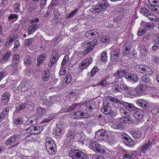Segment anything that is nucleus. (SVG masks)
<instances>
[{
	"label": "nucleus",
	"mask_w": 159,
	"mask_h": 159,
	"mask_svg": "<svg viewBox=\"0 0 159 159\" xmlns=\"http://www.w3.org/2000/svg\"><path fill=\"white\" fill-rule=\"evenodd\" d=\"M98 43V41L96 39L93 40L91 42L86 43L85 44H86V47L87 48L83 52H80L78 53V56L81 57V55H86L91 50L93 49L94 46Z\"/></svg>",
	"instance_id": "3"
},
{
	"label": "nucleus",
	"mask_w": 159,
	"mask_h": 159,
	"mask_svg": "<svg viewBox=\"0 0 159 159\" xmlns=\"http://www.w3.org/2000/svg\"><path fill=\"white\" fill-rule=\"evenodd\" d=\"M107 84V82L106 80H102L100 81L97 85L98 86H100L102 87H104L106 86Z\"/></svg>",
	"instance_id": "59"
},
{
	"label": "nucleus",
	"mask_w": 159,
	"mask_h": 159,
	"mask_svg": "<svg viewBox=\"0 0 159 159\" xmlns=\"http://www.w3.org/2000/svg\"><path fill=\"white\" fill-rule=\"evenodd\" d=\"M141 79L143 82L145 84H150L151 82L150 78L146 75H144L142 76L141 78Z\"/></svg>",
	"instance_id": "36"
},
{
	"label": "nucleus",
	"mask_w": 159,
	"mask_h": 159,
	"mask_svg": "<svg viewBox=\"0 0 159 159\" xmlns=\"http://www.w3.org/2000/svg\"><path fill=\"white\" fill-rule=\"evenodd\" d=\"M120 89L123 90H126L129 89V87L125 84H122L120 85Z\"/></svg>",
	"instance_id": "64"
},
{
	"label": "nucleus",
	"mask_w": 159,
	"mask_h": 159,
	"mask_svg": "<svg viewBox=\"0 0 159 159\" xmlns=\"http://www.w3.org/2000/svg\"><path fill=\"white\" fill-rule=\"evenodd\" d=\"M109 6V4L106 1H103L93 8V12L95 11L94 13H102L105 9L107 8Z\"/></svg>",
	"instance_id": "6"
},
{
	"label": "nucleus",
	"mask_w": 159,
	"mask_h": 159,
	"mask_svg": "<svg viewBox=\"0 0 159 159\" xmlns=\"http://www.w3.org/2000/svg\"><path fill=\"white\" fill-rule=\"evenodd\" d=\"M90 148L95 152L102 153V149L100 144L94 141H91L89 144Z\"/></svg>",
	"instance_id": "9"
},
{
	"label": "nucleus",
	"mask_w": 159,
	"mask_h": 159,
	"mask_svg": "<svg viewBox=\"0 0 159 159\" xmlns=\"http://www.w3.org/2000/svg\"><path fill=\"white\" fill-rule=\"evenodd\" d=\"M123 138L124 139V142L126 145L130 147L134 146V141H132L129 136L127 135H125Z\"/></svg>",
	"instance_id": "16"
},
{
	"label": "nucleus",
	"mask_w": 159,
	"mask_h": 159,
	"mask_svg": "<svg viewBox=\"0 0 159 159\" xmlns=\"http://www.w3.org/2000/svg\"><path fill=\"white\" fill-rule=\"evenodd\" d=\"M13 121V123L16 125H21L23 122L22 118L20 117L15 118Z\"/></svg>",
	"instance_id": "47"
},
{
	"label": "nucleus",
	"mask_w": 159,
	"mask_h": 159,
	"mask_svg": "<svg viewBox=\"0 0 159 159\" xmlns=\"http://www.w3.org/2000/svg\"><path fill=\"white\" fill-rule=\"evenodd\" d=\"M28 84L27 81H23L20 83L18 87V89L20 91L25 92L28 89L27 85Z\"/></svg>",
	"instance_id": "17"
},
{
	"label": "nucleus",
	"mask_w": 159,
	"mask_h": 159,
	"mask_svg": "<svg viewBox=\"0 0 159 159\" xmlns=\"http://www.w3.org/2000/svg\"><path fill=\"white\" fill-rule=\"evenodd\" d=\"M10 99V94L7 92L4 93L2 97V101L5 104H7Z\"/></svg>",
	"instance_id": "23"
},
{
	"label": "nucleus",
	"mask_w": 159,
	"mask_h": 159,
	"mask_svg": "<svg viewBox=\"0 0 159 159\" xmlns=\"http://www.w3.org/2000/svg\"><path fill=\"white\" fill-rule=\"evenodd\" d=\"M72 80L71 75L69 73L66 76L63 81V82L67 84L71 82Z\"/></svg>",
	"instance_id": "35"
},
{
	"label": "nucleus",
	"mask_w": 159,
	"mask_h": 159,
	"mask_svg": "<svg viewBox=\"0 0 159 159\" xmlns=\"http://www.w3.org/2000/svg\"><path fill=\"white\" fill-rule=\"evenodd\" d=\"M120 56L111 55V60L112 62H116L119 59Z\"/></svg>",
	"instance_id": "57"
},
{
	"label": "nucleus",
	"mask_w": 159,
	"mask_h": 159,
	"mask_svg": "<svg viewBox=\"0 0 159 159\" xmlns=\"http://www.w3.org/2000/svg\"><path fill=\"white\" fill-rule=\"evenodd\" d=\"M129 73V67L127 65H121L119 70L114 73V75L116 77V78L120 79L122 77H125L126 74Z\"/></svg>",
	"instance_id": "2"
},
{
	"label": "nucleus",
	"mask_w": 159,
	"mask_h": 159,
	"mask_svg": "<svg viewBox=\"0 0 159 159\" xmlns=\"http://www.w3.org/2000/svg\"><path fill=\"white\" fill-rule=\"evenodd\" d=\"M127 109H129L136 108V109H138V108L135 107L134 106L132 103H129L127 102H124L122 104L120 103Z\"/></svg>",
	"instance_id": "27"
},
{
	"label": "nucleus",
	"mask_w": 159,
	"mask_h": 159,
	"mask_svg": "<svg viewBox=\"0 0 159 159\" xmlns=\"http://www.w3.org/2000/svg\"><path fill=\"white\" fill-rule=\"evenodd\" d=\"M107 59V54L106 51H104L102 53L100 60L102 62L106 61Z\"/></svg>",
	"instance_id": "41"
},
{
	"label": "nucleus",
	"mask_w": 159,
	"mask_h": 159,
	"mask_svg": "<svg viewBox=\"0 0 159 159\" xmlns=\"http://www.w3.org/2000/svg\"><path fill=\"white\" fill-rule=\"evenodd\" d=\"M125 78L127 80L132 81L134 83L138 82L139 78L138 75L135 74L129 73L125 75Z\"/></svg>",
	"instance_id": "12"
},
{
	"label": "nucleus",
	"mask_w": 159,
	"mask_h": 159,
	"mask_svg": "<svg viewBox=\"0 0 159 159\" xmlns=\"http://www.w3.org/2000/svg\"><path fill=\"white\" fill-rule=\"evenodd\" d=\"M30 132L31 134H37L40 133V126H35Z\"/></svg>",
	"instance_id": "42"
},
{
	"label": "nucleus",
	"mask_w": 159,
	"mask_h": 159,
	"mask_svg": "<svg viewBox=\"0 0 159 159\" xmlns=\"http://www.w3.org/2000/svg\"><path fill=\"white\" fill-rule=\"evenodd\" d=\"M137 104L139 106L141 107L143 109H147L148 107V104L144 101L142 100H140L137 102Z\"/></svg>",
	"instance_id": "39"
},
{
	"label": "nucleus",
	"mask_w": 159,
	"mask_h": 159,
	"mask_svg": "<svg viewBox=\"0 0 159 159\" xmlns=\"http://www.w3.org/2000/svg\"><path fill=\"white\" fill-rule=\"evenodd\" d=\"M11 52L10 51H8L5 53L3 57H0V63H5L10 58Z\"/></svg>",
	"instance_id": "20"
},
{
	"label": "nucleus",
	"mask_w": 159,
	"mask_h": 159,
	"mask_svg": "<svg viewBox=\"0 0 159 159\" xmlns=\"http://www.w3.org/2000/svg\"><path fill=\"white\" fill-rule=\"evenodd\" d=\"M21 137L20 134H14L7 139L5 142V144L7 146L11 145V148L16 147L21 142Z\"/></svg>",
	"instance_id": "1"
},
{
	"label": "nucleus",
	"mask_w": 159,
	"mask_h": 159,
	"mask_svg": "<svg viewBox=\"0 0 159 159\" xmlns=\"http://www.w3.org/2000/svg\"><path fill=\"white\" fill-rule=\"evenodd\" d=\"M58 59V57L56 56L51 57L50 60V63L48 64L49 66L52 67L57 61Z\"/></svg>",
	"instance_id": "32"
},
{
	"label": "nucleus",
	"mask_w": 159,
	"mask_h": 159,
	"mask_svg": "<svg viewBox=\"0 0 159 159\" xmlns=\"http://www.w3.org/2000/svg\"><path fill=\"white\" fill-rule=\"evenodd\" d=\"M107 131L105 130L100 129L96 132L95 137L98 141H102L105 140L107 138Z\"/></svg>",
	"instance_id": "8"
},
{
	"label": "nucleus",
	"mask_w": 159,
	"mask_h": 159,
	"mask_svg": "<svg viewBox=\"0 0 159 159\" xmlns=\"http://www.w3.org/2000/svg\"><path fill=\"white\" fill-rule=\"evenodd\" d=\"M137 155L136 153L132 154L131 155L128 154H125L123 155V159H128V158H131L132 157H133L134 156V157H135Z\"/></svg>",
	"instance_id": "54"
},
{
	"label": "nucleus",
	"mask_w": 159,
	"mask_h": 159,
	"mask_svg": "<svg viewBox=\"0 0 159 159\" xmlns=\"http://www.w3.org/2000/svg\"><path fill=\"white\" fill-rule=\"evenodd\" d=\"M26 103H22L16 107V109H24L26 107Z\"/></svg>",
	"instance_id": "61"
},
{
	"label": "nucleus",
	"mask_w": 159,
	"mask_h": 159,
	"mask_svg": "<svg viewBox=\"0 0 159 159\" xmlns=\"http://www.w3.org/2000/svg\"><path fill=\"white\" fill-rule=\"evenodd\" d=\"M20 61V57L19 55L17 54H15L13 56L11 66L13 67H16L19 64Z\"/></svg>",
	"instance_id": "18"
},
{
	"label": "nucleus",
	"mask_w": 159,
	"mask_h": 159,
	"mask_svg": "<svg viewBox=\"0 0 159 159\" xmlns=\"http://www.w3.org/2000/svg\"><path fill=\"white\" fill-rule=\"evenodd\" d=\"M55 132L56 135L58 136H60L61 135L62 129L59 126L58 127V126H57Z\"/></svg>",
	"instance_id": "63"
},
{
	"label": "nucleus",
	"mask_w": 159,
	"mask_h": 159,
	"mask_svg": "<svg viewBox=\"0 0 159 159\" xmlns=\"http://www.w3.org/2000/svg\"><path fill=\"white\" fill-rule=\"evenodd\" d=\"M111 126L114 129L121 130L123 128L124 126L122 124V122H121L120 120H119L113 122Z\"/></svg>",
	"instance_id": "22"
},
{
	"label": "nucleus",
	"mask_w": 159,
	"mask_h": 159,
	"mask_svg": "<svg viewBox=\"0 0 159 159\" xmlns=\"http://www.w3.org/2000/svg\"><path fill=\"white\" fill-rule=\"evenodd\" d=\"M47 153L45 149H42L40 151V157L43 159H46L47 157Z\"/></svg>",
	"instance_id": "52"
},
{
	"label": "nucleus",
	"mask_w": 159,
	"mask_h": 159,
	"mask_svg": "<svg viewBox=\"0 0 159 159\" xmlns=\"http://www.w3.org/2000/svg\"><path fill=\"white\" fill-rule=\"evenodd\" d=\"M105 140H106V141L111 144L113 143L114 142V140L112 137L109 136L108 134H107V138H106V139Z\"/></svg>",
	"instance_id": "60"
},
{
	"label": "nucleus",
	"mask_w": 159,
	"mask_h": 159,
	"mask_svg": "<svg viewBox=\"0 0 159 159\" xmlns=\"http://www.w3.org/2000/svg\"><path fill=\"white\" fill-rule=\"evenodd\" d=\"M101 41L102 43H108L110 42L111 40L109 36H105L101 40Z\"/></svg>",
	"instance_id": "49"
},
{
	"label": "nucleus",
	"mask_w": 159,
	"mask_h": 159,
	"mask_svg": "<svg viewBox=\"0 0 159 159\" xmlns=\"http://www.w3.org/2000/svg\"><path fill=\"white\" fill-rule=\"evenodd\" d=\"M111 91L113 93H117L121 91L120 86L118 84L113 85L111 88Z\"/></svg>",
	"instance_id": "37"
},
{
	"label": "nucleus",
	"mask_w": 159,
	"mask_h": 159,
	"mask_svg": "<svg viewBox=\"0 0 159 159\" xmlns=\"http://www.w3.org/2000/svg\"><path fill=\"white\" fill-rule=\"evenodd\" d=\"M93 60V59L91 57H89L86 58L79 64V69L82 70L87 69L89 66L92 63Z\"/></svg>",
	"instance_id": "7"
},
{
	"label": "nucleus",
	"mask_w": 159,
	"mask_h": 159,
	"mask_svg": "<svg viewBox=\"0 0 159 159\" xmlns=\"http://www.w3.org/2000/svg\"><path fill=\"white\" fill-rule=\"evenodd\" d=\"M154 25L152 22H147L145 25V29L146 30H152L154 27Z\"/></svg>",
	"instance_id": "43"
},
{
	"label": "nucleus",
	"mask_w": 159,
	"mask_h": 159,
	"mask_svg": "<svg viewBox=\"0 0 159 159\" xmlns=\"http://www.w3.org/2000/svg\"><path fill=\"white\" fill-rule=\"evenodd\" d=\"M97 32H94L91 30L87 31L85 34V37L89 39L92 38H96L97 36Z\"/></svg>",
	"instance_id": "24"
},
{
	"label": "nucleus",
	"mask_w": 159,
	"mask_h": 159,
	"mask_svg": "<svg viewBox=\"0 0 159 159\" xmlns=\"http://www.w3.org/2000/svg\"><path fill=\"white\" fill-rule=\"evenodd\" d=\"M151 21H154L155 20V15L153 14H151L149 12L148 14V16H146Z\"/></svg>",
	"instance_id": "56"
},
{
	"label": "nucleus",
	"mask_w": 159,
	"mask_h": 159,
	"mask_svg": "<svg viewBox=\"0 0 159 159\" xmlns=\"http://www.w3.org/2000/svg\"><path fill=\"white\" fill-rule=\"evenodd\" d=\"M24 63L25 65H27L29 66L32 64V60L30 56L27 55L26 56L24 59Z\"/></svg>",
	"instance_id": "34"
},
{
	"label": "nucleus",
	"mask_w": 159,
	"mask_h": 159,
	"mask_svg": "<svg viewBox=\"0 0 159 159\" xmlns=\"http://www.w3.org/2000/svg\"><path fill=\"white\" fill-rule=\"evenodd\" d=\"M78 9H76L71 11V12L67 16V18H69L72 17H73L76 14L77 12H78Z\"/></svg>",
	"instance_id": "58"
},
{
	"label": "nucleus",
	"mask_w": 159,
	"mask_h": 159,
	"mask_svg": "<svg viewBox=\"0 0 159 159\" xmlns=\"http://www.w3.org/2000/svg\"><path fill=\"white\" fill-rule=\"evenodd\" d=\"M82 105L81 104H77V103H74L71 105L70 106L69 109H80L81 108Z\"/></svg>",
	"instance_id": "46"
},
{
	"label": "nucleus",
	"mask_w": 159,
	"mask_h": 159,
	"mask_svg": "<svg viewBox=\"0 0 159 159\" xmlns=\"http://www.w3.org/2000/svg\"><path fill=\"white\" fill-rule=\"evenodd\" d=\"M50 75L48 70H44L42 75V78L44 81H47L49 79Z\"/></svg>",
	"instance_id": "29"
},
{
	"label": "nucleus",
	"mask_w": 159,
	"mask_h": 159,
	"mask_svg": "<svg viewBox=\"0 0 159 159\" xmlns=\"http://www.w3.org/2000/svg\"><path fill=\"white\" fill-rule=\"evenodd\" d=\"M106 98L108 100L112 102L119 103H120L121 102V101L120 100L110 96H106Z\"/></svg>",
	"instance_id": "33"
},
{
	"label": "nucleus",
	"mask_w": 159,
	"mask_h": 159,
	"mask_svg": "<svg viewBox=\"0 0 159 159\" xmlns=\"http://www.w3.org/2000/svg\"><path fill=\"white\" fill-rule=\"evenodd\" d=\"M131 134L132 136L135 139L140 138L142 135L141 132L139 131H133Z\"/></svg>",
	"instance_id": "40"
},
{
	"label": "nucleus",
	"mask_w": 159,
	"mask_h": 159,
	"mask_svg": "<svg viewBox=\"0 0 159 159\" xmlns=\"http://www.w3.org/2000/svg\"><path fill=\"white\" fill-rule=\"evenodd\" d=\"M134 111H136L135 112H134V114L133 115L134 117L137 119L139 120H141L142 119L144 115V112L142 110H133Z\"/></svg>",
	"instance_id": "19"
},
{
	"label": "nucleus",
	"mask_w": 159,
	"mask_h": 159,
	"mask_svg": "<svg viewBox=\"0 0 159 159\" xmlns=\"http://www.w3.org/2000/svg\"><path fill=\"white\" fill-rule=\"evenodd\" d=\"M32 38L25 39V45L27 47L30 46L32 44Z\"/></svg>",
	"instance_id": "53"
},
{
	"label": "nucleus",
	"mask_w": 159,
	"mask_h": 159,
	"mask_svg": "<svg viewBox=\"0 0 159 159\" xmlns=\"http://www.w3.org/2000/svg\"><path fill=\"white\" fill-rule=\"evenodd\" d=\"M127 94L128 97L129 98H133L134 97L139 96L135 89L134 90H130L129 91H128Z\"/></svg>",
	"instance_id": "28"
},
{
	"label": "nucleus",
	"mask_w": 159,
	"mask_h": 159,
	"mask_svg": "<svg viewBox=\"0 0 159 159\" xmlns=\"http://www.w3.org/2000/svg\"><path fill=\"white\" fill-rule=\"evenodd\" d=\"M151 145V143L149 140L147 143H145L141 146L140 150L142 153L145 154L149 151L150 147Z\"/></svg>",
	"instance_id": "15"
},
{
	"label": "nucleus",
	"mask_w": 159,
	"mask_h": 159,
	"mask_svg": "<svg viewBox=\"0 0 159 159\" xmlns=\"http://www.w3.org/2000/svg\"><path fill=\"white\" fill-rule=\"evenodd\" d=\"M57 97L55 96H52L49 97V101L50 104H52L55 102L57 101Z\"/></svg>",
	"instance_id": "55"
},
{
	"label": "nucleus",
	"mask_w": 159,
	"mask_h": 159,
	"mask_svg": "<svg viewBox=\"0 0 159 159\" xmlns=\"http://www.w3.org/2000/svg\"><path fill=\"white\" fill-rule=\"evenodd\" d=\"M11 74L18 77H19L20 76V72L19 70L16 67L13 68L11 69Z\"/></svg>",
	"instance_id": "38"
},
{
	"label": "nucleus",
	"mask_w": 159,
	"mask_h": 159,
	"mask_svg": "<svg viewBox=\"0 0 159 159\" xmlns=\"http://www.w3.org/2000/svg\"><path fill=\"white\" fill-rule=\"evenodd\" d=\"M47 139L45 143V147L48 153L53 155L56 153L55 146L56 145L54 141L51 139Z\"/></svg>",
	"instance_id": "5"
},
{
	"label": "nucleus",
	"mask_w": 159,
	"mask_h": 159,
	"mask_svg": "<svg viewBox=\"0 0 159 159\" xmlns=\"http://www.w3.org/2000/svg\"><path fill=\"white\" fill-rule=\"evenodd\" d=\"M147 86L146 84H141L135 88V90L139 96L143 94Z\"/></svg>",
	"instance_id": "13"
},
{
	"label": "nucleus",
	"mask_w": 159,
	"mask_h": 159,
	"mask_svg": "<svg viewBox=\"0 0 159 159\" xmlns=\"http://www.w3.org/2000/svg\"><path fill=\"white\" fill-rule=\"evenodd\" d=\"M74 137V134L73 131H70L65 136L66 139L68 142H70L71 140L73 139Z\"/></svg>",
	"instance_id": "31"
},
{
	"label": "nucleus",
	"mask_w": 159,
	"mask_h": 159,
	"mask_svg": "<svg viewBox=\"0 0 159 159\" xmlns=\"http://www.w3.org/2000/svg\"><path fill=\"white\" fill-rule=\"evenodd\" d=\"M131 45L128 43H125L122 47V52L124 56H127L131 49Z\"/></svg>",
	"instance_id": "14"
},
{
	"label": "nucleus",
	"mask_w": 159,
	"mask_h": 159,
	"mask_svg": "<svg viewBox=\"0 0 159 159\" xmlns=\"http://www.w3.org/2000/svg\"><path fill=\"white\" fill-rule=\"evenodd\" d=\"M69 59V56L67 55H65L61 63V67H63L67 63Z\"/></svg>",
	"instance_id": "48"
},
{
	"label": "nucleus",
	"mask_w": 159,
	"mask_h": 159,
	"mask_svg": "<svg viewBox=\"0 0 159 159\" xmlns=\"http://www.w3.org/2000/svg\"><path fill=\"white\" fill-rule=\"evenodd\" d=\"M20 4L18 3H16L13 6V9L14 12L16 13H18L20 11Z\"/></svg>",
	"instance_id": "44"
},
{
	"label": "nucleus",
	"mask_w": 159,
	"mask_h": 159,
	"mask_svg": "<svg viewBox=\"0 0 159 159\" xmlns=\"http://www.w3.org/2000/svg\"><path fill=\"white\" fill-rule=\"evenodd\" d=\"M39 25L37 23L30 25L28 28V33L29 34H32L38 29Z\"/></svg>",
	"instance_id": "21"
},
{
	"label": "nucleus",
	"mask_w": 159,
	"mask_h": 159,
	"mask_svg": "<svg viewBox=\"0 0 159 159\" xmlns=\"http://www.w3.org/2000/svg\"><path fill=\"white\" fill-rule=\"evenodd\" d=\"M119 120H120L122 123H125L127 124H130L131 122V120L129 117V116H123L122 117L120 118Z\"/></svg>",
	"instance_id": "30"
},
{
	"label": "nucleus",
	"mask_w": 159,
	"mask_h": 159,
	"mask_svg": "<svg viewBox=\"0 0 159 159\" xmlns=\"http://www.w3.org/2000/svg\"><path fill=\"white\" fill-rule=\"evenodd\" d=\"M74 117L75 119L86 118L88 117L89 116V115L88 113L82 111L81 110H78L75 112L74 113Z\"/></svg>",
	"instance_id": "11"
},
{
	"label": "nucleus",
	"mask_w": 159,
	"mask_h": 159,
	"mask_svg": "<svg viewBox=\"0 0 159 159\" xmlns=\"http://www.w3.org/2000/svg\"><path fill=\"white\" fill-rule=\"evenodd\" d=\"M69 155L74 159H85V154L78 150H70L69 152Z\"/></svg>",
	"instance_id": "4"
},
{
	"label": "nucleus",
	"mask_w": 159,
	"mask_h": 159,
	"mask_svg": "<svg viewBox=\"0 0 159 159\" xmlns=\"http://www.w3.org/2000/svg\"><path fill=\"white\" fill-rule=\"evenodd\" d=\"M18 35L16 34L11 35L8 37L4 43V46L7 48H9L11 46L10 44L18 37Z\"/></svg>",
	"instance_id": "10"
},
{
	"label": "nucleus",
	"mask_w": 159,
	"mask_h": 159,
	"mask_svg": "<svg viewBox=\"0 0 159 159\" xmlns=\"http://www.w3.org/2000/svg\"><path fill=\"white\" fill-rule=\"evenodd\" d=\"M120 54V49L118 48H116L111 52V55L119 56Z\"/></svg>",
	"instance_id": "51"
},
{
	"label": "nucleus",
	"mask_w": 159,
	"mask_h": 159,
	"mask_svg": "<svg viewBox=\"0 0 159 159\" xmlns=\"http://www.w3.org/2000/svg\"><path fill=\"white\" fill-rule=\"evenodd\" d=\"M159 48V42L156 41L152 47V49L153 51L157 50Z\"/></svg>",
	"instance_id": "62"
},
{
	"label": "nucleus",
	"mask_w": 159,
	"mask_h": 159,
	"mask_svg": "<svg viewBox=\"0 0 159 159\" xmlns=\"http://www.w3.org/2000/svg\"><path fill=\"white\" fill-rule=\"evenodd\" d=\"M18 16L15 14H11L8 16V19L10 21L14 20H16L18 18Z\"/></svg>",
	"instance_id": "45"
},
{
	"label": "nucleus",
	"mask_w": 159,
	"mask_h": 159,
	"mask_svg": "<svg viewBox=\"0 0 159 159\" xmlns=\"http://www.w3.org/2000/svg\"><path fill=\"white\" fill-rule=\"evenodd\" d=\"M148 2L149 4H148L147 6L150 9V7L152 8L156 5L157 6L159 5V0H148Z\"/></svg>",
	"instance_id": "26"
},
{
	"label": "nucleus",
	"mask_w": 159,
	"mask_h": 159,
	"mask_svg": "<svg viewBox=\"0 0 159 159\" xmlns=\"http://www.w3.org/2000/svg\"><path fill=\"white\" fill-rule=\"evenodd\" d=\"M141 13L143 14L145 16H148V14L149 11L146 8L143 7L142 8L140 11Z\"/></svg>",
	"instance_id": "50"
},
{
	"label": "nucleus",
	"mask_w": 159,
	"mask_h": 159,
	"mask_svg": "<svg viewBox=\"0 0 159 159\" xmlns=\"http://www.w3.org/2000/svg\"><path fill=\"white\" fill-rule=\"evenodd\" d=\"M102 112L109 117H113L116 115V112L113 110H102Z\"/></svg>",
	"instance_id": "25"
}]
</instances>
